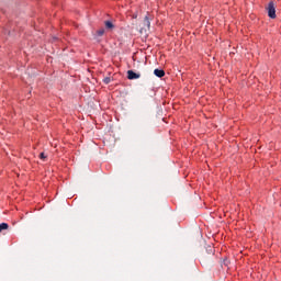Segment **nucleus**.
I'll return each instance as SVG.
<instances>
[{
  "label": "nucleus",
  "instance_id": "6e6552de",
  "mask_svg": "<svg viewBox=\"0 0 281 281\" xmlns=\"http://www.w3.org/2000/svg\"><path fill=\"white\" fill-rule=\"evenodd\" d=\"M103 82H104V85H109V83L111 82L110 77H105V78L103 79Z\"/></svg>",
  "mask_w": 281,
  "mask_h": 281
},
{
  "label": "nucleus",
  "instance_id": "423d86ee",
  "mask_svg": "<svg viewBox=\"0 0 281 281\" xmlns=\"http://www.w3.org/2000/svg\"><path fill=\"white\" fill-rule=\"evenodd\" d=\"M10 227V225H8V223H1L0 224V232H3V229H8Z\"/></svg>",
  "mask_w": 281,
  "mask_h": 281
},
{
  "label": "nucleus",
  "instance_id": "1a4fd4ad",
  "mask_svg": "<svg viewBox=\"0 0 281 281\" xmlns=\"http://www.w3.org/2000/svg\"><path fill=\"white\" fill-rule=\"evenodd\" d=\"M40 159H47V156L45 155V153L40 154Z\"/></svg>",
  "mask_w": 281,
  "mask_h": 281
},
{
  "label": "nucleus",
  "instance_id": "9d476101",
  "mask_svg": "<svg viewBox=\"0 0 281 281\" xmlns=\"http://www.w3.org/2000/svg\"><path fill=\"white\" fill-rule=\"evenodd\" d=\"M202 262L205 265V259H202Z\"/></svg>",
  "mask_w": 281,
  "mask_h": 281
},
{
  "label": "nucleus",
  "instance_id": "f257e3e1",
  "mask_svg": "<svg viewBox=\"0 0 281 281\" xmlns=\"http://www.w3.org/2000/svg\"><path fill=\"white\" fill-rule=\"evenodd\" d=\"M270 19H276V3L269 2L266 9Z\"/></svg>",
  "mask_w": 281,
  "mask_h": 281
},
{
  "label": "nucleus",
  "instance_id": "0eeeda50",
  "mask_svg": "<svg viewBox=\"0 0 281 281\" xmlns=\"http://www.w3.org/2000/svg\"><path fill=\"white\" fill-rule=\"evenodd\" d=\"M98 36H104V29H100L97 31Z\"/></svg>",
  "mask_w": 281,
  "mask_h": 281
},
{
  "label": "nucleus",
  "instance_id": "20e7f679",
  "mask_svg": "<svg viewBox=\"0 0 281 281\" xmlns=\"http://www.w3.org/2000/svg\"><path fill=\"white\" fill-rule=\"evenodd\" d=\"M154 75L157 76V78H164L166 76V71H164V69H155Z\"/></svg>",
  "mask_w": 281,
  "mask_h": 281
},
{
  "label": "nucleus",
  "instance_id": "7ed1b4c3",
  "mask_svg": "<svg viewBox=\"0 0 281 281\" xmlns=\"http://www.w3.org/2000/svg\"><path fill=\"white\" fill-rule=\"evenodd\" d=\"M144 27H147V30H150V14H146L143 21Z\"/></svg>",
  "mask_w": 281,
  "mask_h": 281
},
{
  "label": "nucleus",
  "instance_id": "39448f33",
  "mask_svg": "<svg viewBox=\"0 0 281 281\" xmlns=\"http://www.w3.org/2000/svg\"><path fill=\"white\" fill-rule=\"evenodd\" d=\"M104 25H105L106 30H113V27H115V25H113V22H111V21H105Z\"/></svg>",
  "mask_w": 281,
  "mask_h": 281
},
{
  "label": "nucleus",
  "instance_id": "f03ea898",
  "mask_svg": "<svg viewBox=\"0 0 281 281\" xmlns=\"http://www.w3.org/2000/svg\"><path fill=\"white\" fill-rule=\"evenodd\" d=\"M127 78H128V80H137V79L142 78V75L137 74L133 70H128L127 71Z\"/></svg>",
  "mask_w": 281,
  "mask_h": 281
}]
</instances>
